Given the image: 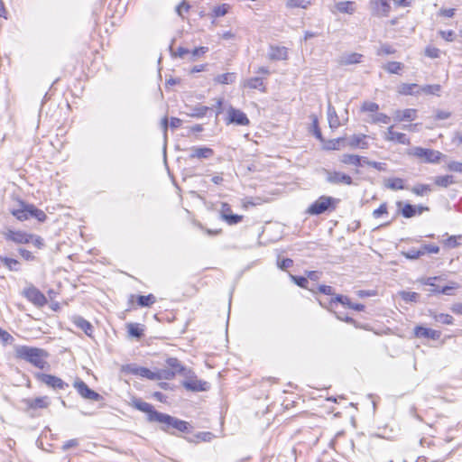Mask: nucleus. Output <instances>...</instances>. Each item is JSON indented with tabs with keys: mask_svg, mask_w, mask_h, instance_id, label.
<instances>
[{
	"mask_svg": "<svg viewBox=\"0 0 462 462\" xmlns=\"http://www.w3.org/2000/svg\"><path fill=\"white\" fill-rule=\"evenodd\" d=\"M15 355L18 358L23 359L40 369H43L47 365L45 358L48 357V353L42 348L17 346Z\"/></svg>",
	"mask_w": 462,
	"mask_h": 462,
	"instance_id": "f257e3e1",
	"label": "nucleus"
},
{
	"mask_svg": "<svg viewBox=\"0 0 462 462\" xmlns=\"http://www.w3.org/2000/svg\"><path fill=\"white\" fill-rule=\"evenodd\" d=\"M158 422L162 424V430L169 434H175L172 430H176L179 432H189L190 425L189 422L166 413L162 414Z\"/></svg>",
	"mask_w": 462,
	"mask_h": 462,
	"instance_id": "f03ea898",
	"label": "nucleus"
},
{
	"mask_svg": "<svg viewBox=\"0 0 462 462\" xmlns=\"http://www.w3.org/2000/svg\"><path fill=\"white\" fill-rule=\"evenodd\" d=\"M408 154L420 159L425 163H438L441 159L446 158V155L439 151L420 146L411 148Z\"/></svg>",
	"mask_w": 462,
	"mask_h": 462,
	"instance_id": "7ed1b4c3",
	"label": "nucleus"
},
{
	"mask_svg": "<svg viewBox=\"0 0 462 462\" xmlns=\"http://www.w3.org/2000/svg\"><path fill=\"white\" fill-rule=\"evenodd\" d=\"M337 199L328 197L321 196L316 201H314L309 208L307 212L310 215H320L328 210L330 208H335L333 203L337 202Z\"/></svg>",
	"mask_w": 462,
	"mask_h": 462,
	"instance_id": "20e7f679",
	"label": "nucleus"
},
{
	"mask_svg": "<svg viewBox=\"0 0 462 462\" xmlns=\"http://www.w3.org/2000/svg\"><path fill=\"white\" fill-rule=\"evenodd\" d=\"M323 172L325 174V180L328 183L332 185H353V179L350 175L337 171H330L327 169H323Z\"/></svg>",
	"mask_w": 462,
	"mask_h": 462,
	"instance_id": "39448f33",
	"label": "nucleus"
},
{
	"mask_svg": "<svg viewBox=\"0 0 462 462\" xmlns=\"http://www.w3.org/2000/svg\"><path fill=\"white\" fill-rule=\"evenodd\" d=\"M3 236L6 241H11L17 245L30 244V239H32V234L11 228H7L3 233Z\"/></svg>",
	"mask_w": 462,
	"mask_h": 462,
	"instance_id": "423d86ee",
	"label": "nucleus"
},
{
	"mask_svg": "<svg viewBox=\"0 0 462 462\" xmlns=\"http://www.w3.org/2000/svg\"><path fill=\"white\" fill-rule=\"evenodd\" d=\"M133 405L138 411L145 412L147 414V420L150 422H158L162 414V412L157 411L151 403L142 400H134Z\"/></svg>",
	"mask_w": 462,
	"mask_h": 462,
	"instance_id": "0eeeda50",
	"label": "nucleus"
},
{
	"mask_svg": "<svg viewBox=\"0 0 462 462\" xmlns=\"http://www.w3.org/2000/svg\"><path fill=\"white\" fill-rule=\"evenodd\" d=\"M24 297L37 307H43L47 304L45 295L36 287L30 286L23 291Z\"/></svg>",
	"mask_w": 462,
	"mask_h": 462,
	"instance_id": "6e6552de",
	"label": "nucleus"
},
{
	"mask_svg": "<svg viewBox=\"0 0 462 462\" xmlns=\"http://www.w3.org/2000/svg\"><path fill=\"white\" fill-rule=\"evenodd\" d=\"M391 0H370L372 14L377 17H387L391 12Z\"/></svg>",
	"mask_w": 462,
	"mask_h": 462,
	"instance_id": "1a4fd4ad",
	"label": "nucleus"
},
{
	"mask_svg": "<svg viewBox=\"0 0 462 462\" xmlns=\"http://www.w3.org/2000/svg\"><path fill=\"white\" fill-rule=\"evenodd\" d=\"M36 377L43 383L53 389L64 390L69 387V384L65 383L60 377L52 374L39 373Z\"/></svg>",
	"mask_w": 462,
	"mask_h": 462,
	"instance_id": "9d476101",
	"label": "nucleus"
},
{
	"mask_svg": "<svg viewBox=\"0 0 462 462\" xmlns=\"http://www.w3.org/2000/svg\"><path fill=\"white\" fill-rule=\"evenodd\" d=\"M74 387L84 399L97 402L102 400V396L99 393L90 389L88 384L81 380H77L74 383Z\"/></svg>",
	"mask_w": 462,
	"mask_h": 462,
	"instance_id": "9b49d317",
	"label": "nucleus"
},
{
	"mask_svg": "<svg viewBox=\"0 0 462 462\" xmlns=\"http://www.w3.org/2000/svg\"><path fill=\"white\" fill-rule=\"evenodd\" d=\"M124 370L131 374L138 375L149 380H158L156 371H151L146 367L137 366L136 365L130 364L125 366Z\"/></svg>",
	"mask_w": 462,
	"mask_h": 462,
	"instance_id": "f8f14e48",
	"label": "nucleus"
},
{
	"mask_svg": "<svg viewBox=\"0 0 462 462\" xmlns=\"http://www.w3.org/2000/svg\"><path fill=\"white\" fill-rule=\"evenodd\" d=\"M214 155L213 149L205 146H192L189 148V159H209Z\"/></svg>",
	"mask_w": 462,
	"mask_h": 462,
	"instance_id": "ddd939ff",
	"label": "nucleus"
},
{
	"mask_svg": "<svg viewBox=\"0 0 462 462\" xmlns=\"http://www.w3.org/2000/svg\"><path fill=\"white\" fill-rule=\"evenodd\" d=\"M228 124L247 125H249V119L244 112L231 106L228 109Z\"/></svg>",
	"mask_w": 462,
	"mask_h": 462,
	"instance_id": "4468645a",
	"label": "nucleus"
},
{
	"mask_svg": "<svg viewBox=\"0 0 462 462\" xmlns=\"http://www.w3.org/2000/svg\"><path fill=\"white\" fill-rule=\"evenodd\" d=\"M414 335L417 337L438 340L441 336V332L439 330L424 328L422 326H417L414 328Z\"/></svg>",
	"mask_w": 462,
	"mask_h": 462,
	"instance_id": "2eb2a0df",
	"label": "nucleus"
},
{
	"mask_svg": "<svg viewBox=\"0 0 462 462\" xmlns=\"http://www.w3.org/2000/svg\"><path fill=\"white\" fill-rule=\"evenodd\" d=\"M384 139L391 142H396L401 144H409L410 140L405 134L395 132L393 126H389L384 134Z\"/></svg>",
	"mask_w": 462,
	"mask_h": 462,
	"instance_id": "dca6fc26",
	"label": "nucleus"
},
{
	"mask_svg": "<svg viewBox=\"0 0 462 462\" xmlns=\"http://www.w3.org/2000/svg\"><path fill=\"white\" fill-rule=\"evenodd\" d=\"M72 323L79 329L85 332L88 337L92 336L94 328L89 321L81 316L75 315L71 318Z\"/></svg>",
	"mask_w": 462,
	"mask_h": 462,
	"instance_id": "f3484780",
	"label": "nucleus"
},
{
	"mask_svg": "<svg viewBox=\"0 0 462 462\" xmlns=\"http://www.w3.org/2000/svg\"><path fill=\"white\" fill-rule=\"evenodd\" d=\"M363 55L357 52L343 53L338 60L340 65L347 66L362 62Z\"/></svg>",
	"mask_w": 462,
	"mask_h": 462,
	"instance_id": "a211bd4d",
	"label": "nucleus"
},
{
	"mask_svg": "<svg viewBox=\"0 0 462 462\" xmlns=\"http://www.w3.org/2000/svg\"><path fill=\"white\" fill-rule=\"evenodd\" d=\"M417 117V110L413 108H407L404 110H396L393 114V118L397 122L402 121H413Z\"/></svg>",
	"mask_w": 462,
	"mask_h": 462,
	"instance_id": "6ab92c4d",
	"label": "nucleus"
},
{
	"mask_svg": "<svg viewBox=\"0 0 462 462\" xmlns=\"http://www.w3.org/2000/svg\"><path fill=\"white\" fill-rule=\"evenodd\" d=\"M29 203L19 200V208L11 209V214L20 221H24L30 218Z\"/></svg>",
	"mask_w": 462,
	"mask_h": 462,
	"instance_id": "aec40b11",
	"label": "nucleus"
},
{
	"mask_svg": "<svg viewBox=\"0 0 462 462\" xmlns=\"http://www.w3.org/2000/svg\"><path fill=\"white\" fill-rule=\"evenodd\" d=\"M183 385L187 390L192 392H203L208 389V383L207 382L198 379L185 381Z\"/></svg>",
	"mask_w": 462,
	"mask_h": 462,
	"instance_id": "412c9836",
	"label": "nucleus"
},
{
	"mask_svg": "<svg viewBox=\"0 0 462 462\" xmlns=\"http://www.w3.org/2000/svg\"><path fill=\"white\" fill-rule=\"evenodd\" d=\"M346 145L352 149L361 148L367 149L368 143L365 141V135H352L349 139L346 140Z\"/></svg>",
	"mask_w": 462,
	"mask_h": 462,
	"instance_id": "4be33fe9",
	"label": "nucleus"
},
{
	"mask_svg": "<svg viewBox=\"0 0 462 462\" xmlns=\"http://www.w3.org/2000/svg\"><path fill=\"white\" fill-rule=\"evenodd\" d=\"M287 48L280 46H271L268 53L269 59L272 60H287Z\"/></svg>",
	"mask_w": 462,
	"mask_h": 462,
	"instance_id": "5701e85b",
	"label": "nucleus"
},
{
	"mask_svg": "<svg viewBox=\"0 0 462 462\" xmlns=\"http://www.w3.org/2000/svg\"><path fill=\"white\" fill-rule=\"evenodd\" d=\"M398 92L402 95L418 96L420 95V87L417 84L402 83L398 88Z\"/></svg>",
	"mask_w": 462,
	"mask_h": 462,
	"instance_id": "b1692460",
	"label": "nucleus"
},
{
	"mask_svg": "<svg viewBox=\"0 0 462 462\" xmlns=\"http://www.w3.org/2000/svg\"><path fill=\"white\" fill-rule=\"evenodd\" d=\"M328 121L332 129L337 128L341 125L337 111L330 102L328 104Z\"/></svg>",
	"mask_w": 462,
	"mask_h": 462,
	"instance_id": "393cba45",
	"label": "nucleus"
},
{
	"mask_svg": "<svg viewBox=\"0 0 462 462\" xmlns=\"http://www.w3.org/2000/svg\"><path fill=\"white\" fill-rule=\"evenodd\" d=\"M244 86L250 89H258L262 92H265L266 88L263 83V79L260 77H254L247 79Z\"/></svg>",
	"mask_w": 462,
	"mask_h": 462,
	"instance_id": "a878e982",
	"label": "nucleus"
},
{
	"mask_svg": "<svg viewBox=\"0 0 462 462\" xmlns=\"http://www.w3.org/2000/svg\"><path fill=\"white\" fill-rule=\"evenodd\" d=\"M362 156L356 154H342L339 158V161L346 165H354L356 167L362 166L361 163Z\"/></svg>",
	"mask_w": 462,
	"mask_h": 462,
	"instance_id": "bb28decb",
	"label": "nucleus"
},
{
	"mask_svg": "<svg viewBox=\"0 0 462 462\" xmlns=\"http://www.w3.org/2000/svg\"><path fill=\"white\" fill-rule=\"evenodd\" d=\"M50 404L49 398L47 396L37 397L28 401V405L32 409H43L47 408Z\"/></svg>",
	"mask_w": 462,
	"mask_h": 462,
	"instance_id": "cd10ccee",
	"label": "nucleus"
},
{
	"mask_svg": "<svg viewBox=\"0 0 462 462\" xmlns=\"http://www.w3.org/2000/svg\"><path fill=\"white\" fill-rule=\"evenodd\" d=\"M336 8L342 14H353L356 10V5L352 1L338 2L336 4Z\"/></svg>",
	"mask_w": 462,
	"mask_h": 462,
	"instance_id": "c85d7f7f",
	"label": "nucleus"
},
{
	"mask_svg": "<svg viewBox=\"0 0 462 462\" xmlns=\"http://www.w3.org/2000/svg\"><path fill=\"white\" fill-rule=\"evenodd\" d=\"M166 364L172 372H175V374H184V372H185V367L175 357H169L166 360Z\"/></svg>",
	"mask_w": 462,
	"mask_h": 462,
	"instance_id": "c756f323",
	"label": "nucleus"
},
{
	"mask_svg": "<svg viewBox=\"0 0 462 462\" xmlns=\"http://www.w3.org/2000/svg\"><path fill=\"white\" fill-rule=\"evenodd\" d=\"M290 278L299 287L307 289L310 291L316 293V290L314 288L309 287V281L307 277L290 274Z\"/></svg>",
	"mask_w": 462,
	"mask_h": 462,
	"instance_id": "7c9ffc66",
	"label": "nucleus"
},
{
	"mask_svg": "<svg viewBox=\"0 0 462 462\" xmlns=\"http://www.w3.org/2000/svg\"><path fill=\"white\" fill-rule=\"evenodd\" d=\"M385 187L392 190L404 189V180L401 178L388 179L385 182Z\"/></svg>",
	"mask_w": 462,
	"mask_h": 462,
	"instance_id": "2f4dec72",
	"label": "nucleus"
},
{
	"mask_svg": "<svg viewBox=\"0 0 462 462\" xmlns=\"http://www.w3.org/2000/svg\"><path fill=\"white\" fill-rule=\"evenodd\" d=\"M236 76L233 72H227L224 74L217 75L214 80L218 84H232L236 81Z\"/></svg>",
	"mask_w": 462,
	"mask_h": 462,
	"instance_id": "473e14b6",
	"label": "nucleus"
},
{
	"mask_svg": "<svg viewBox=\"0 0 462 462\" xmlns=\"http://www.w3.org/2000/svg\"><path fill=\"white\" fill-rule=\"evenodd\" d=\"M0 262L9 270V271H18L20 263L14 258H10L7 256H0Z\"/></svg>",
	"mask_w": 462,
	"mask_h": 462,
	"instance_id": "72a5a7b5",
	"label": "nucleus"
},
{
	"mask_svg": "<svg viewBox=\"0 0 462 462\" xmlns=\"http://www.w3.org/2000/svg\"><path fill=\"white\" fill-rule=\"evenodd\" d=\"M28 213L30 214V217H34L40 222H44L47 218L46 214L32 204H29Z\"/></svg>",
	"mask_w": 462,
	"mask_h": 462,
	"instance_id": "f704fd0d",
	"label": "nucleus"
},
{
	"mask_svg": "<svg viewBox=\"0 0 462 462\" xmlns=\"http://www.w3.org/2000/svg\"><path fill=\"white\" fill-rule=\"evenodd\" d=\"M434 182L439 187L448 188L454 183V177L452 175L437 176Z\"/></svg>",
	"mask_w": 462,
	"mask_h": 462,
	"instance_id": "c9c22d12",
	"label": "nucleus"
},
{
	"mask_svg": "<svg viewBox=\"0 0 462 462\" xmlns=\"http://www.w3.org/2000/svg\"><path fill=\"white\" fill-rule=\"evenodd\" d=\"M311 5L310 0H287L286 7L289 9L292 8H302L306 9Z\"/></svg>",
	"mask_w": 462,
	"mask_h": 462,
	"instance_id": "e433bc0d",
	"label": "nucleus"
},
{
	"mask_svg": "<svg viewBox=\"0 0 462 462\" xmlns=\"http://www.w3.org/2000/svg\"><path fill=\"white\" fill-rule=\"evenodd\" d=\"M208 110H209L208 106H196L190 108V112L188 113V115L191 117L202 118L203 116H206V114L208 113Z\"/></svg>",
	"mask_w": 462,
	"mask_h": 462,
	"instance_id": "4c0bfd02",
	"label": "nucleus"
},
{
	"mask_svg": "<svg viewBox=\"0 0 462 462\" xmlns=\"http://www.w3.org/2000/svg\"><path fill=\"white\" fill-rule=\"evenodd\" d=\"M440 90H441V86L439 84L425 85V86L420 87V94L421 92H423L426 95L439 96Z\"/></svg>",
	"mask_w": 462,
	"mask_h": 462,
	"instance_id": "58836bf2",
	"label": "nucleus"
},
{
	"mask_svg": "<svg viewBox=\"0 0 462 462\" xmlns=\"http://www.w3.org/2000/svg\"><path fill=\"white\" fill-rule=\"evenodd\" d=\"M383 69L392 74H400L403 64L398 61H390L383 66Z\"/></svg>",
	"mask_w": 462,
	"mask_h": 462,
	"instance_id": "ea45409f",
	"label": "nucleus"
},
{
	"mask_svg": "<svg viewBox=\"0 0 462 462\" xmlns=\"http://www.w3.org/2000/svg\"><path fill=\"white\" fill-rule=\"evenodd\" d=\"M341 143H343V146L346 145L345 138L332 139L326 143L324 148L327 150H339L341 148Z\"/></svg>",
	"mask_w": 462,
	"mask_h": 462,
	"instance_id": "a19ab883",
	"label": "nucleus"
},
{
	"mask_svg": "<svg viewBox=\"0 0 462 462\" xmlns=\"http://www.w3.org/2000/svg\"><path fill=\"white\" fill-rule=\"evenodd\" d=\"M155 302V297L152 294L140 295L137 298V303L141 307H150Z\"/></svg>",
	"mask_w": 462,
	"mask_h": 462,
	"instance_id": "79ce46f5",
	"label": "nucleus"
},
{
	"mask_svg": "<svg viewBox=\"0 0 462 462\" xmlns=\"http://www.w3.org/2000/svg\"><path fill=\"white\" fill-rule=\"evenodd\" d=\"M432 190L429 184H417L412 187L411 191L417 196H424Z\"/></svg>",
	"mask_w": 462,
	"mask_h": 462,
	"instance_id": "37998d69",
	"label": "nucleus"
},
{
	"mask_svg": "<svg viewBox=\"0 0 462 462\" xmlns=\"http://www.w3.org/2000/svg\"><path fill=\"white\" fill-rule=\"evenodd\" d=\"M417 214V207L410 203H406L402 208V215L405 218H411Z\"/></svg>",
	"mask_w": 462,
	"mask_h": 462,
	"instance_id": "c03bdc74",
	"label": "nucleus"
},
{
	"mask_svg": "<svg viewBox=\"0 0 462 462\" xmlns=\"http://www.w3.org/2000/svg\"><path fill=\"white\" fill-rule=\"evenodd\" d=\"M128 333L134 337L140 338L143 335V329L140 328L139 324L131 323L128 325Z\"/></svg>",
	"mask_w": 462,
	"mask_h": 462,
	"instance_id": "a18cd8bd",
	"label": "nucleus"
},
{
	"mask_svg": "<svg viewBox=\"0 0 462 462\" xmlns=\"http://www.w3.org/2000/svg\"><path fill=\"white\" fill-rule=\"evenodd\" d=\"M400 296L406 302H416L420 297L417 292L405 291H401Z\"/></svg>",
	"mask_w": 462,
	"mask_h": 462,
	"instance_id": "49530a36",
	"label": "nucleus"
},
{
	"mask_svg": "<svg viewBox=\"0 0 462 462\" xmlns=\"http://www.w3.org/2000/svg\"><path fill=\"white\" fill-rule=\"evenodd\" d=\"M402 254L403 256H405V258H407V259L416 260L419 257L423 255V251H421V248H420V249L411 248L407 252H402Z\"/></svg>",
	"mask_w": 462,
	"mask_h": 462,
	"instance_id": "de8ad7c7",
	"label": "nucleus"
},
{
	"mask_svg": "<svg viewBox=\"0 0 462 462\" xmlns=\"http://www.w3.org/2000/svg\"><path fill=\"white\" fill-rule=\"evenodd\" d=\"M156 375L158 376V380H171L172 379L176 374L175 372H172L170 368L168 369H160L156 371Z\"/></svg>",
	"mask_w": 462,
	"mask_h": 462,
	"instance_id": "09e8293b",
	"label": "nucleus"
},
{
	"mask_svg": "<svg viewBox=\"0 0 462 462\" xmlns=\"http://www.w3.org/2000/svg\"><path fill=\"white\" fill-rule=\"evenodd\" d=\"M243 217L237 214L230 213L229 215H223V220L228 225H236L241 222Z\"/></svg>",
	"mask_w": 462,
	"mask_h": 462,
	"instance_id": "8fccbe9b",
	"label": "nucleus"
},
{
	"mask_svg": "<svg viewBox=\"0 0 462 462\" xmlns=\"http://www.w3.org/2000/svg\"><path fill=\"white\" fill-rule=\"evenodd\" d=\"M228 10H229V5L227 4H223L221 5L216 6L213 9V15L215 17L224 16L225 14H227Z\"/></svg>",
	"mask_w": 462,
	"mask_h": 462,
	"instance_id": "3c124183",
	"label": "nucleus"
},
{
	"mask_svg": "<svg viewBox=\"0 0 462 462\" xmlns=\"http://www.w3.org/2000/svg\"><path fill=\"white\" fill-rule=\"evenodd\" d=\"M391 121V118L383 113L376 114L373 116L372 122L374 124H389Z\"/></svg>",
	"mask_w": 462,
	"mask_h": 462,
	"instance_id": "603ef678",
	"label": "nucleus"
},
{
	"mask_svg": "<svg viewBox=\"0 0 462 462\" xmlns=\"http://www.w3.org/2000/svg\"><path fill=\"white\" fill-rule=\"evenodd\" d=\"M434 319L437 322L450 325L453 323V317L448 314L440 313L439 315H435Z\"/></svg>",
	"mask_w": 462,
	"mask_h": 462,
	"instance_id": "864d4df0",
	"label": "nucleus"
},
{
	"mask_svg": "<svg viewBox=\"0 0 462 462\" xmlns=\"http://www.w3.org/2000/svg\"><path fill=\"white\" fill-rule=\"evenodd\" d=\"M312 127H313V135L317 139H319V141L323 142L324 139H323L321 131H320V129L319 127V121H318V118L316 116H313Z\"/></svg>",
	"mask_w": 462,
	"mask_h": 462,
	"instance_id": "5fc2aeb1",
	"label": "nucleus"
},
{
	"mask_svg": "<svg viewBox=\"0 0 462 462\" xmlns=\"http://www.w3.org/2000/svg\"><path fill=\"white\" fill-rule=\"evenodd\" d=\"M350 301L351 300L348 297L338 294V295H336L335 298L330 300L329 304L332 305L333 303L338 302V303H341L342 305L348 307V305H350Z\"/></svg>",
	"mask_w": 462,
	"mask_h": 462,
	"instance_id": "6e6d98bb",
	"label": "nucleus"
},
{
	"mask_svg": "<svg viewBox=\"0 0 462 462\" xmlns=\"http://www.w3.org/2000/svg\"><path fill=\"white\" fill-rule=\"evenodd\" d=\"M365 112H377L379 109L378 104L374 102H365L361 107Z\"/></svg>",
	"mask_w": 462,
	"mask_h": 462,
	"instance_id": "4d7b16f0",
	"label": "nucleus"
},
{
	"mask_svg": "<svg viewBox=\"0 0 462 462\" xmlns=\"http://www.w3.org/2000/svg\"><path fill=\"white\" fill-rule=\"evenodd\" d=\"M447 170L454 172H460L462 173V162H450L447 164Z\"/></svg>",
	"mask_w": 462,
	"mask_h": 462,
	"instance_id": "13d9d810",
	"label": "nucleus"
},
{
	"mask_svg": "<svg viewBox=\"0 0 462 462\" xmlns=\"http://www.w3.org/2000/svg\"><path fill=\"white\" fill-rule=\"evenodd\" d=\"M420 248H421V251H423V255L426 253L438 254L439 252V247L436 245H424Z\"/></svg>",
	"mask_w": 462,
	"mask_h": 462,
	"instance_id": "bf43d9fd",
	"label": "nucleus"
},
{
	"mask_svg": "<svg viewBox=\"0 0 462 462\" xmlns=\"http://www.w3.org/2000/svg\"><path fill=\"white\" fill-rule=\"evenodd\" d=\"M439 53H440L439 50L435 47L429 46L425 50V55L431 59L439 58Z\"/></svg>",
	"mask_w": 462,
	"mask_h": 462,
	"instance_id": "052dcab7",
	"label": "nucleus"
},
{
	"mask_svg": "<svg viewBox=\"0 0 462 462\" xmlns=\"http://www.w3.org/2000/svg\"><path fill=\"white\" fill-rule=\"evenodd\" d=\"M387 206L386 203H383L380 207L373 211V217L374 218H379L381 216L387 214Z\"/></svg>",
	"mask_w": 462,
	"mask_h": 462,
	"instance_id": "680f3d73",
	"label": "nucleus"
},
{
	"mask_svg": "<svg viewBox=\"0 0 462 462\" xmlns=\"http://www.w3.org/2000/svg\"><path fill=\"white\" fill-rule=\"evenodd\" d=\"M189 8V5L183 1L179 5H177L176 12L178 15L183 18V13H188Z\"/></svg>",
	"mask_w": 462,
	"mask_h": 462,
	"instance_id": "e2e57ef3",
	"label": "nucleus"
},
{
	"mask_svg": "<svg viewBox=\"0 0 462 462\" xmlns=\"http://www.w3.org/2000/svg\"><path fill=\"white\" fill-rule=\"evenodd\" d=\"M317 291L326 294V295H334L335 294L334 289L328 285H319L317 287L316 292Z\"/></svg>",
	"mask_w": 462,
	"mask_h": 462,
	"instance_id": "0e129e2a",
	"label": "nucleus"
},
{
	"mask_svg": "<svg viewBox=\"0 0 462 462\" xmlns=\"http://www.w3.org/2000/svg\"><path fill=\"white\" fill-rule=\"evenodd\" d=\"M208 51V47H198V48H195V49L191 51V58H190V60H191V61L195 60V58H196L197 56L203 55V54H205Z\"/></svg>",
	"mask_w": 462,
	"mask_h": 462,
	"instance_id": "69168bd1",
	"label": "nucleus"
},
{
	"mask_svg": "<svg viewBox=\"0 0 462 462\" xmlns=\"http://www.w3.org/2000/svg\"><path fill=\"white\" fill-rule=\"evenodd\" d=\"M30 243H32L34 246L41 249L44 245L43 239L39 236L32 234V239H30Z\"/></svg>",
	"mask_w": 462,
	"mask_h": 462,
	"instance_id": "338daca9",
	"label": "nucleus"
},
{
	"mask_svg": "<svg viewBox=\"0 0 462 462\" xmlns=\"http://www.w3.org/2000/svg\"><path fill=\"white\" fill-rule=\"evenodd\" d=\"M277 264L281 270H286L292 266L293 261L290 258H285L282 259V261H278Z\"/></svg>",
	"mask_w": 462,
	"mask_h": 462,
	"instance_id": "774afa93",
	"label": "nucleus"
}]
</instances>
